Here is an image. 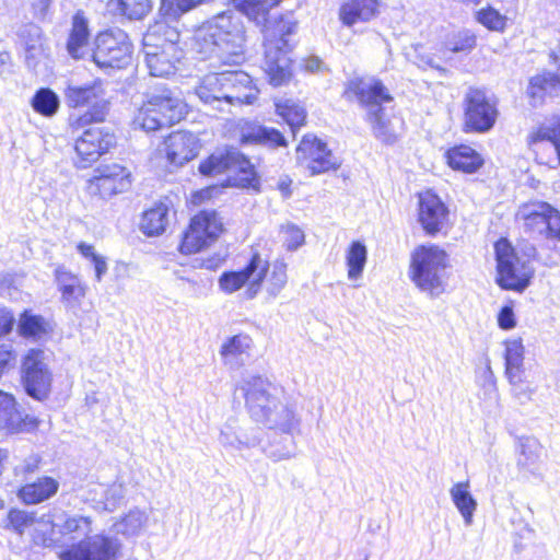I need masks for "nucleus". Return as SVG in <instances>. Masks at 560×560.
<instances>
[{
    "label": "nucleus",
    "mask_w": 560,
    "mask_h": 560,
    "mask_svg": "<svg viewBox=\"0 0 560 560\" xmlns=\"http://www.w3.org/2000/svg\"><path fill=\"white\" fill-rule=\"evenodd\" d=\"M94 173L86 185L91 196L108 199L128 190L131 186V173L119 164L100 165Z\"/></svg>",
    "instance_id": "nucleus-17"
},
{
    "label": "nucleus",
    "mask_w": 560,
    "mask_h": 560,
    "mask_svg": "<svg viewBox=\"0 0 560 560\" xmlns=\"http://www.w3.org/2000/svg\"><path fill=\"white\" fill-rule=\"evenodd\" d=\"M529 144L539 163L560 165V118L538 128L530 136Z\"/></svg>",
    "instance_id": "nucleus-20"
},
{
    "label": "nucleus",
    "mask_w": 560,
    "mask_h": 560,
    "mask_svg": "<svg viewBox=\"0 0 560 560\" xmlns=\"http://www.w3.org/2000/svg\"><path fill=\"white\" fill-rule=\"evenodd\" d=\"M31 104L36 113L46 117H51L58 112L60 101L52 90L42 88L35 93Z\"/></svg>",
    "instance_id": "nucleus-48"
},
{
    "label": "nucleus",
    "mask_w": 560,
    "mask_h": 560,
    "mask_svg": "<svg viewBox=\"0 0 560 560\" xmlns=\"http://www.w3.org/2000/svg\"><path fill=\"white\" fill-rule=\"evenodd\" d=\"M167 160L175 165H183L192 160L199 150V139L189 131H175L165 140Z\"/></svg>",
    "instance_id": "nucleus-26"
},
{
    "label": "nucleus",
    "mask_w": 560,
    "mask_h": 560,
    "mask_svg": "<svg viewBox=\"0 0 560 560\" xmlns=\"http://www.w3.org/2000/svg\"><path fill=\"white\" fill-rule=\"evenodd\" d=\"M54 528L59 534L71 535L73 539L86 537L92 532V520L83 515H65L61 523H55Z\"/></svg>",
    "instance_id": "nucleus-44"
},
{
    "label": "nucleus",
    "mask_w": 560,
    "mask_h": 560,
    "mask_svg": "<svg viewBox=\"0 0 560 560\" xmlns=\"http://www.w3.org/2000/svg\"><path fill=\"white\" fill-rule=\"evenodd\" d=\"M19 39L24 47V60L30 70L37 72L45 66L50 56V49L39 26L27 23L18 32Z\"/></svg>",
    "instance_id": "nucleus-22"
},
{
    "label": "nucleus",
    "mask_w": 560,
    "mask_h": 560,
    "mask_svg": "<svg viewBox=\"0 0 560 560\" xmlns=\"http://www.w3.org/2000/svg\"><path fill=\"white\" fill-rule=\"evenodd\" d=\"M262 282L269 298L275 299L288 282L287 264L283 260L268 262V269Z\"/></svg>",
    "instance_id": "nucleus-42"
},
{
    "label": "nucleus",
    "mask_w": 560,
    "mask_h": 560,
    "mask_svg": "<svg viewBox=\"0 0 560 560\" xmlns=\"http://www.w3.org/2000/svg\"><path fill=\"white\" fill-rule=\"evenodd\" d=\"M378 0H347L339 9V19L346 26L369 22L378 14Z\"/></svg>",
    "instance_id": "nucleus-30"
},
{
    "label": "nucleus",
    "mask_w": 560,
    "mask_h": 560,
    "mask_svg": "<svg viewBox=\"0 0 560 560\" xmlns=\"http://www.w3.org/2000/svg\"><path fill=\"white\" fill-rule=\"evenodd\" d=\"M497 282L504 290L523 292L534 277L535 270L530 261L536 257V248L525 244L521 249L514 248L505 238L495 245Z\"/></svg>",
    "instance_id": "nucleus-5"
},
{
    "label": "nucleus",
    "mask_w": 560,
    "mask_h": 560,
    "mask_svg": "<svg viewBox=\"0 0 560 560\" xmlns=\"http://www.w3.org/2000/svg\"><path fill=\"white\" fill-rule=\"evenodd\" d=\"M368 260L366 246L361 241H353L346 250L348 279L355 281L362 277Z\"/></svg>",
    "instance_id": "nucleus-39"
},
{
    "label": "nucleus",
    "mask_w": 560,
    "mask_h": 560,
    "mask_svg": "<svg viewBox=\"0 0 560 560\" xmlns=\"http://www.w3.org/2000/svg\"><path fill=\"white\" fill-rule=\"evenodd\" d=\"M19 329L25 337H36L44 332L43 318L25 313L20 319Z\"/></svg>",
    "instance_id": "nucleus-55"
},
{
    "label": "nucleus",
    "mask_w": 560,
    "mask_h": 560,
    "mask_svg": "<svg viewBox=\"0 0 560 560\" xmlns=\"http://www.w3.org/2000/svg\"><path fill=\"white\" fill-rule=\"evenodd\" d=\"M300 427L296 430L292 431H280L283 435L278 439H273L268 443V445L264 448L267 457L272 459L273 462L287 460L295 456L296 454V444L293 438V434L298 432Z\"/></svg>",
    "instance_id": "nucleus-37"
},
{
    "label": "nucleus",
    "mask_w": 560,
    "mask_h": 560,
    "mask_svg": "<svg viewBox=\"0 0 560 560\" xmlns=\"http://www.w3.org/2000/svg\"><path fill=\"white\" fill-rule=\"evenodd\" d=\"M267 269L268 260L254 254L242 270L223 272L219 285L225 293H234L248 283L245 294L248 299H254L261 289Z\"/></svg>",
    "instance_id": "nucleus-13"
},
{
    "label": "nucleus",
    "mask_w": 560,
    "mask_h": 560,
    "mask_svg": "<svg viewBox=\"0 0 560 560\" xmlns=\"http://www.w3.org/2000/svg\"><path fill=\"white\" fill-rule=\"evenodd\" d=\"M108 8L114 14L129 20H141L152 9L151 0H109Z\"/></svg>",
    "instance_id": "nucleus-41"
},
{
    "label": "nucleus",
    "mask_w": 560,
    "mask_h": 560,
    "mask_svg": "<svg viewBox=\"0 0 560 560\" xmlns=\"http://www.w3.org/2000/svg\"><path fill=\"white\" fill-rule=\"evenodd\" d=\"M92 264L94 265L95 269V278L100 282L103 278V276L107 272V262L105 257L98 255L97 257H94L92 260Z\"/></svg>",
    "instance_id": "nucleus-62"
},
{
    "label": "nucleus",
    "mask_w": 560,
    "mask_h": 560,
    "mask_svg": "<svg viewBox=\"0 0 560 560\" xmlns=\"http://www.w3.org/2000/svg\"><path fill=\"white\" fill-rule=\"evenodd\" d=\"M219 441L223 446L235 450L250 447L258 443V439H249L238 431L236 420H229L224 424L221 430Z\"/></svg>",
    "instance_id": "nucleus-47"
},
{
    "label": "nucleus",
    "mask_w": 560,
    "mask_h": 560,
    "mask_svg": "<svg viewBox=\"0 0 560 560\" xmlns=\"http://www.w3.org/2000/svg\"><path fill=\"white\" fill-rule=\"evenodd\" d=\"M506 378L511 386L510 393L520 405L524 406L533 400L537 387L527 382L524 374H513Z\"/></svg>",
    "instance_id": "nucleus-50"
},
{
    "label": "nucleus",
    "mask_w": 560,
    "mask_h": 560,
    "mask_svg": "<svg viewBox=\"0 0 560 560\" xmlns=\"http://www.w3.org/2000/svg\"><path fill=\"white\" fill-rule=\"evenodd\" d=\"M238 130L240 141L243 144H259L269 149L285 148L288 145V141L279 130L257 121H242Z\"/></svg>",
    "instance_id": "nucleus-25"
},
{
    "label": "nucleus",
    "mask_w": 560,
    "mask_h": 560,
    "mask_svg": "<svg viewBox=\"0 0 560 560\" xmlns=\"http://www.w3.org/2000/svg\"><path fill=\"white\" fill-rule=\"evenodd\" d=\"M450 494L454 505L464 518L465 525L472 524L474 513L477 509V501L474 499L469 491V482H457L451 490Z\"/></svg>",
    "instance_id": "nucleus-36"
},
{
    "label": "nucleus",
    "mask_w": 560,
    "mask_h": 560,
    "mask_svg": "<svg viewBox=\"0 0 560 560\" xmlns=\"http://www.w3.org/2000/svg\"><path fill=\"white\" fill-rule=\"evenodd\" d=\"M446 253L435 245L417 247L411 255V281L422 292L438 298L446 285Z\"/></svg>",
    "instance_id": "nucleus-7"
},
{
    "label": "nucleus",
    "mask_w": 560,
    "mask_h": 560,
    "mask_svg": "<svg viewBox=\"0 0 560 560\" xmlns=\"http://www.w3.org/2000/svg\"><path fill=\"white\" fill-rule=\"evenodd\" d=\"M196 48L205 58L237 66L244 60L245 27L233 11L222 12L205 22L196 32Z\"/></svg>",
    "instance_id": "nucleus-2"
},
{
    "label": "nucleus",
    "mask_w": 560,
    "mask_h": 560,
    "mask_svg": "<svg viewBox=\"0 0 560 560\" xmlns=\"http://www.w3.org/2000/svg\"><path fill=\"white\" fill-rule=\"evenodd\" d=\"M167 224L168 207L160 202L143 212L140 229L145 235L154 236L164 233Z\"/></svg>",
    "instance_id": "nucleus-35"
},
{
    "label": "nucleus",
    "mask_w": 560,
    "mask_h": 560,
    "mask_svg": "<svg viewBox=\"0 0 560 560\" xmlns=\"http://www.w3.org/2000/svg\"><path fill=\"white\" fill-rule=\"evenodd\" d=\"M77 249L83 257L91 259V261L94 259V257L98 256V254H96L94 250V246L84 242H80L77 246Z\"/></svg>",
    "instance_id": "nucleus-63"
},
{
    "label": "nucleus",
    "mask_w": 560,
    "mask_h": 560,
    "mask_svg": "<svg viewBox=\"0 0 560 560\" xmlns=\"http://www.w3.org/2000/svg\"><path fill=\"white\" fill-rule=\"evenodd\" d=\"M59 489V482L51 477H42L20 488L19 499L25 504H38L54 497Z\"/></svg>",
    "instance_id": "nucleus-33"
},
{
    "label": "nucleus",
    "mask_w": 560,
    "mask_h": 560,
    "mask_svg": "<svg viewBox=\"0 0 560 560\" xmlns=\"http://www.w3.org/2000/svg\"><path fill=\"white\" fill-rule=\"evenodd\" d=\"M221 79V72L205 75L199 85L196 86L195 93L205 105L223 113L233 105V98L240 97L228 94Z\"/></svg>",
    "instance_id": "nucleus-24"
},
{
    "label": "nucleus",
    "mask_w": 560,
    "mask_h": 560,
    "mask_svg": "<svg viewBox=\"0 0 560 560\" xmlns=\"http://www.w3.org/2000/svg\"><path fill=\"white\" fill-rule=\"evenodd\" d=\"M276 113L290 126L293 133L296 128L305 124V108L293 100H278L276 103Z\"/></svg>",
    "instance_id": "nucleus-45"
},
{
    "label": "nucleus",
    "mask_w": 560,
    "mask_h": 560,
    "mask_svg": "<svg viewBox=\"0 0 560 560\" xmlns=\"http://www.w3.org/2000/svg\"><path fill=\"white\" fill-rule=\"evenodd\" d=\"M505 377L513 374H525L524 346L521 339H509L504 342Z\"/></svg>",
    "instance_id": "nucleus-43"
},
{
    "label": "nucleus",
    "mask_w": 560,
    "mask_h": 560,
    "mask_svg": "<svg viewBox=\"0 0 560 560\" xmlns=\"http://www.w3.org/2000/svg\"><path fill=\"white\" fill-rule=\"evenodd\" d=\"M184 108L176 97L153 95L139 108L132 124L147 132L155 131L178 122L184 117Z\"/></svg>",
    "instance_id": "nucleus-8"
},
{
    "label": "nucleus",
    "mask_w": 560,
    "mask_h": 560,
    "mask_svg": "<svg viewBox=\"0 0 560 560\" xmlns=\"http://www.w3.org/2000/svg\"><path fill=\"white\" fill-rule=\"evenodd\" d=\"M90 30L89 21L83 11H78L72 18L71 31L67 40V51L73 59H82L89 52Z\"/></svg>",
    "instance_id": "nucleus-31"
},
{
    "label": "nucleus",
    "mask_w": 560,
    "mask_h": 560,
    "mask_svg": "<svg viewBox=\"0 0 560 560\" xmlns=\"http://www.w3.org/2000/svg\"><path fill=\"white\" fill-rule=\"evenodd\" d=\"M322 61L317 57L305 60V69L310 72H316L320 69Z\"/></svg>",
    "instance_id": "nucleus-64"
},
{
    "label": "nucleus",
    "mask_w": 560,
    "mask_h": 560,
    "mask_svg": "<svg viewBox=\"0 0 560 560\" xmlns=\"http://www.w3.org/2000/svg\"><path fill=\"white\" fill-rule=\"evenodd\" d=\"M15 324L13 313L7 307L0 306V338L10 334Z\"/></svg>",
    "instance_id": "nucleus-59"
},
{
    "label": "nucleus",
    "mask_w": 560,
    "mask_h": 560,
    "mask_svg": "<svg viewBox=\"0 0 560 560\" xmlns=\"http://www.w3.org/2000/svg\"><path fill=\"white\" fill-rule=\"evenodd\" d=\"M120 542L105 535H94L59 552L60 560H117Z\"/></svg>",
    "instance_id": "nucleus-16"
},
{
    "label": "nucleus",
    "mask_w": 560,
    "mask_h": 560,
    "mask_svg": "<svg viewBox=\"0 0 560 560\" xmlns=\"http://www.w3.org/2000/svg\"><path fill=\"white\" fill-rule=\"evenodd\" d=\"M476 18L485 27L495 32H502L505 28L508 21L505 15L491 7L479 10Z\"/></svg>",
    "instance_id": "nucleus-51"
},
{
    "label": "nucleus",
    "mask_w": 560,
    "mask_h": 560,
    "mask_svg": "<svg viewBox=\"0 0 560 560\" xmlns=\"http://www.w3.org/2000/svg\"><path fill=\"white\" fill-rule=\"evenodd\" d=\"M298 163L311 175L336 170L340 163L327 144L314 135H305L296 149Z\"/></svg>",
    "instance_id": "nucleus-18"
},
{
    "label": "nucleus",
    "mask_w": 560,
    "mask_h": 560,
    "mask_svg": "<svg viewBox=\"0 0 560 560\" xmlns=\"http://www.w3.org/2000/svg\"><path fill=\"white\" fill-rule=\"evenodd\" d=\"M283 242L289 250H294L300 247L304 242L303 231L293 224H288L282 230Z\"/></svg>",
    "instance_id": "nucleus-56"
},
{
    "label": "nucleus",
    "mask_w": 560,
    "mask_h": 560,
    "mask_svg": "<svg viewBox=\"0 0 560 560\" xmlns=\"http://www.w3.org/2000/svg\"><path fill=\"white\" fill-rule=\"evenodd\" d=\"M560 92V72L544 71L530 78L527 95L532 104H541L545 96H556Z\"/></svg>",
    "instance_id": "nucleus-32"
},
{
    "label": "nucleus",
    "mask_w": 560,
    "mask_h": 560,
    "mask_svg": "<svg viewBox=\"0 0 560 560\" xmlns=\"http://www.w3.org/2000/svg\"><path fill=\"white\" fill-rule=\"evenodd\" d=\"M8 518L13 529L20 535H22L25 528L34 522L32 514L19 510L10 511Z\"/></svg>",
    "instance_id": "nucleus-57"
},
{
    "label": "nucleus",
    "mask_w": 560,
    "mask_h": 560,
    "mask_svg": "<svg viewBox=\"0 0 560 560\" xmlns=\"http://www.w3.org/2000/svg\"><path fill=\"white\" fill-rule=\"evenodd\" d=\"M541 454V445L535 438L525 436L518 440L517 466L520 469L535 474Z\"/></svg>",
    "instance_id": "nucleus-38"
},
{
    "label": "nucleus",
    "mask_w": 560,
    "mask_h": 560,
    "mask_svg": "<svg viewBox=\"0 0 560 560\" xmlns=\"http://www.w3.org/2000/svg\"><path fill=\"white\" fill-rule=\"evenodd\" d=\"M235 392L245 399L250 418L267 429L290 432L300 427L301 419L295 405L287 396L282 386L267 377L244 376Z\"/></svg>",
    "instance_id": "nucleus-1"
},
{
    "label": "nucleus",
    "mask_w": 560,
    "mask_h": 560,
    "mask_svg": "<svg viewBox=\"0 0 560 560\" xmlns=\"http://www.w3.org/2000/svg\"><path fill=\"white\" fill-rule=\"evenodd\" d=\"M476 46V36L468 32L463 31L453 35L452 38L446 43V47L452 52H470Z\"/></svg>",
    "instance_id": "nucleus-53"
},
{
    "label": "nucleus",
    "mask_w": 560,
    "mask_h": 560,
    "mask_svg": "<svg viewBox=\"0 0 560 560\" xmlns=\"http://www.w3.org/2000/svg\"><path fill=\"white\" fill-rule=\"evenodd\" d=\"M40 458L37 455H30L21 464L15 466L14 471L16 476H25L32 474L38 469Z\"/></svg>",
    "instance_id": "nucleus-58"
},
{
    "label": "nucleus",
    "mask_w": 560,
    "mask_h": 560,
    "mask_svg": "<svg viewBox=\"0 0 560 560\" xmlns=\"http://www.w3.org/2000/svg\"><path fill=\"white\" fill-rule=\"evenodd\" d=\"M55 275L63 305L69 310L78 308L86 294V285L77 275L66 270L63 267H58Z\"/></svg>",
    "instance_id": "nucleus-29"
},
{
    "label": "nucleus",
    "mask_w": 560,
    "mask_h": 560,
    "mask_svg": "<svg viewBox=\"0 0 560 560\" xmlns=\"http://www.w3.org/2000/svg\"><path fill=\"white\" fill-rule=\"evenodd\" d=\"M265 72L270 84L280 86L288 82L292 75V60L289 52L292 45L288 36L296 30V22L292 18H281L273 28L269 21L265 24Z\"/></svg>",
    "instance_id": "nucleus-4"
},
{
    "label": "nucleus",
    "mask_w": 560,
    "mask_h": 560,
    "mask_svg": "<svg viewBox=\"0 0 560 560\" xmlns=\"http://www.w3.org/2000/svg\"><path fill=\"white\" fill-rule=\"evenodd\" d=\"M130 55L131 43L122 30L112 28L96 36L92 59L97 67L122 68L129 62Z\"/></svg>",
    "instance_id": "nucleus-12"
},
{
    "label": "nucleus",
    "mask_w": 560,
    "mask_h": 560,
    "mask_svg": "<svg viewBox=\"0 0 560 560\" xmlns=\"http://www.w3.org/2000/svg\"><path fill=\"white\" fill-rule=\"evenodd\" d=\"M343 95L348 100H357L366 110L368 121L372 126L373 135L383 143L396 141V135L386 117V105L394 98L386 86L375 78L353 79L349 81Z\"/></svg>",
    "instance_id": "nucleus-3"
},
{
    "label": "nucleus",
    "mask_w": 560,
    "mask_h": 560,
    "mask_svg": "<svg viewBox=\"0 0 560 560\" xmlns=\"http://www.w3.org/2000/svg\"><path fill=\"white\" fill-rule=\"evenodd\" d=\"M499 327L509 330L515 327V316L512 306L505 305L501 308L498 315Z\"/></svg>",
    "instance_id": "nucleus-60"
},
{
    "label": "nucleus",
    "mask_w": 560,
    "mask_h": 560,
    "mask_svg": "<svg viewBox=\"0 0 560 560\" xmlns=\"http://www.w3.org/2000/svg\"><path fill=\"white\" fill-rule=\"evenodd\" d=\"M147 520L148 517L144 512L136 509L129 511V513L120 521L116 522L113 527L115 533L131 537L140 533Z\"/></svg>",
    "instance_id": "nucleus-49"
},
{
    "label": "nucleus",
    "mask_w": 560,
    "mask_h": 560,
    "mask_svg": "<svg viewBox=\"0 0 560 560\" xmlns=\"http://www.w3.org/2000/svg\"><path fill=\"white\" fill-rule=\"evenodd\" d=\"M418 220L429 235H435L450 224V210L442 199L428 190L419 195Z\"/></svg>",
    "instance_id": "nucleus-21"
},
{
    "label": "nucleus",
    "mask_w": 560,
    "mask_h": 560,
    "mask_svg": "<svg viewBox=\"0 0 560 560\" xmlns=\"http://www.w3.org/2000/svg\"><path fill=\"white\" fill-rule=\"evenodd\" d=\"M253 339L247 334H238L228 338L220 349L224 365L231 370L244 366L252 357Z\"/></svg>",
    "instance_id": "nucleus-27"
},
{
    "label": "nucleus",
    "mask_w": 560,
    "mask_h": 560,
    "mask_svg": "<svg viewBox=\"0 0 560 560\" xmlns=\"http://www.w3.org/2000/svg\"><path fill=\"white\" fill-rule=\"evenodd\" d=\"M22 383L28 396L44 400L48 397L52 383L49 355L42 349H30L22 360Z\"/></svg>",
    "instance_id": "nucleus-11"
},
{
    "label": "nucleus",
    "mask_w": 560,
    "mask_h": 560,
    "mask_svg": "<svg viewBox=\"0 0 560 560\" xmlns=\"http://www.w3.org/2000/svg\"><path fill=\"white\" fill-rule=\"evenodd\" d=\"M125 494L126 489L124 485L119 482H114L113 485L107 486L103 490V497L98 501V503L103 505V509L105 511L112 512L120 505L121 501L125 498Z\"/></svg>",
    "instance_id": "nucleus-52"
},
{
    "label": "nucleus",
    "mask_w": 560,
    "mask_h": 560,
    "mask_svg": "<svg viewBox=\"0 0 560 560\" xmlns=\"http://www.w3.org/2000/svg\"><path fill=\"white\" fill-rule=\"evenodd\" d=\"M143 54L149 72L153 77H167L175 71L179 60L173 42L161 39L154 32L148 31L143 36Z\"/></svg>",
    "instance_id": "nucleus-15"
},
{
    "label": "nucleus",
    "mask_w": 560,
    "mask_h": 560,
    "mask_svg": "<svg viewBox=\"0 0 560 560\" xmlns=\"http://www.w3.org/2000/svg\"><path fill=\"white\" fill-rule=\"evenodd\" d=\"M51 4V0H32V9L33 14L36 19H45L49 8Z\"/></svg>",
    "instance_id": "nucleus-61"
},
{
    "label": "nucleus",
    "mask_w": 560,
    "mask_h": 560,
    "mask_svg": "<svg viewBox=\"0 0 560 560\" xmlns=\"http://www.w3.org/2000/svg\"><path fill=\"white\" fill-rule=\"evenodd\" d=\"M63 94L67 105L77 110L69 117V124L73 129L102 122L108 115L110 104L100 81L84 85L69 82Z\"/></svg>",
    "instance_id": "nucleus-6"
},
{
    "label": "nucleus",
    "mask_w": 560,
    "mask_h": 560,
    "mask_svg": "<svg viewBox=\"0 0 560 560\" xmlns=\"http://www.w3.org/2000/svg\"><path fill=\"white\" fill-rule=\"evenodd\" d=\"M447 163L453 170L475 173L483 163L481 156L468 145H458L446 152Z\"/></svg>",
    "instance_id": "nucleus-34"
},
{
    "label": "nucleus",
    "mask_w": 560,
    "mask_h": 560,
    "mask_svg": "<svg viewBox=\"0 0 560 560\" xmlns=\"http://www.w3.org/2000/svg\"><path fill=\"white\" fill-rule=\"evenodd\" d=\"M116 143L115 136L102 128L86 129L75 141V152L79 156L78 167L85 168L96 162L102 154Z\"/></svg>",
    "instance_id": "nucleus-19"
},
{
    "label": "nucleus",
    "mask_w": 560,
    "mask_h": 560,
    "mask_svg": "<svg viewBox=\"0 0 560 560\" xmlns=\"http://www.w3.org/2000/svg\"><path fill=\"white\" fill-rule=\"evenodd\" d=\"M515 220L532 235L560 240V212L548 202L533 200L521 205Z\"/></svg>",
    "instance_id": "nucleus-10"
},
{
    "label": "nucleus",
    "mask_w": 560,
    "mask_h": 560,
    "mask_svg": "<svg viewBox=\"0 0 560 560\" xmlns=\"http://www.w3.org/2000/svg\"><path fill=\"white\" fill-rule=\"evenodd\" d=\"M464 128L466 131L485 133L498 119L497 100L487 91L469 88L463 98Z\"/></svg>",
    "instance_id": "nucleus-9"
},
{
    "label": "nucleus",
    "mask_w": 560,
    "mask_h": 560,
    "mask_svg": "<svg viewBox=\"0 0 560 560\" xmlns=\"http://www.w3.org/2000/svg\"><path fill=\"white\" fill-rule=\"evenodd\" d=\"M225 171H238L246 175H253V165L249 160L235 148H229L224 152L213 153L199 165V172L206 176L218 175Z\"/></svg>",
    "instance_id": "nucleus-23"
},
{
    "label": "nucleus",
    "mask_w": 560,
    "mask_h": 560,
    "mask_svg": "<svg viewBox=\"0 0 560 560\" xmlns=\"http://www.w3.org/2000/svg\"><path fill=\"white\" fill-rule=\"evenodd\" d=\"M222 222L214 211H201L195 215L180 243V252L192 254L214 242L222 232Z\"/></svg>",
    "instance_id": "nucleus-14"
},
{
    "label": "nucleus",
    "mask_w": 560,
    "mask_h": 560,
    "mask_svg": "<svg viewBox=\"0 0 560 560\" xmlns=\"http://www.w3.org/2000/svg\"><path fill=\"white\" fill-rule=\"evenodd\" d=\"M22 415L16 408L13 396L0 390V429L10 432L22 427Z\"/></svg>",
    "instance_id": "nucleus-40"
},
{
    "label": "nucleus",
    "mask_w": 560,
    "mask_h": 560,
    "mask_svg": "<svg viewBox=\"0 0 560 560\" xmlns=\"http://www.w3.org/2000/svg\"><path fill=\"white\" fill-rule=\"evenodd\" d=\"M222 82L225 92L232 96L233 105L235 104H253L258 96V90L253 85L252 77L243 71H223L221 72Z\"/></svg>",
    "instance_id": "nucleus-28"
},
{
    "label": "nucleus",
    "mask_w": 560,
    "mask_h": 560,
    "mask_svg": "<svg viewBox=\"0 0 560 560\" xmlns=\"http://www.w3.org/2000/svg\"><path fill=\"white\" fill-rule=\"evenodd\" d=\"M280 0H235L236 7L257 24L268 22V13Z\"/></svg>",
    "instance_id": "nucleus-46"
},
{
    "label": "nucleus",
    "mask_w": 560,
    "mask_h": 560,
    "mask_svg": "<svg viewBox=\"0 0 560 560\" xmlns=\"http://www.w3.org/2000/svg\"><path fill=\"white\" fill-rule=\"evenodd\" d=\"M203 0H163L161 10L171 19H177L180 14L190 11Z\"/></svg>",
    "instance_id": "nucleus-54"
}]
</instances>
